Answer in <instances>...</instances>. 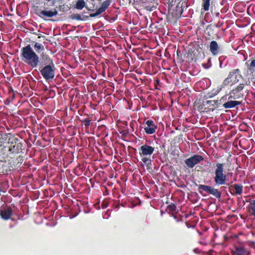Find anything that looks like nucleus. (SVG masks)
<instances>
[{
	"label": "nucleus",
	"instance_id": "1",
	"mask_svg": "<svg viewBox=\"0 0 255 255\" xmlns=\"http://www.w3.org/2000/svg\"><path fill=\"white\" fill-rule=\"evenodd\" d=\"M21 56L22 61L32 68H36L39 62L38 55L28 44L21 49Z\"/></svg>",
	"mask_w": 255,
	"mask_h": 255
},
{
	"label": "nucleus",
	"instance_id": "2",
	"mask_svg": "<svg viewBox=\"0 0 255 255\" xmlns=\"http://www.w3.org/2000/svg\"><path fill=\"white\" fill-rule=\"evenodd\" d=\"M44 66L40 70L43 78L46 81L53 79L55 77L56 68L53 60L49 56L43 57Z\"/></svg>",
	"mask_w": 255,
	"mask_h": 255
},
{
	"label": "nucleus",
	"instance_id": "3",
	"mask_svg": "<svg viewBox=\"0 0 255 255\" xmlns=\"http://www.w3.org/2000/svg\"><path fill=\"white\" fill-rule=\"evenodd\" d=\"M227 176L224 171V164L221 163L216 164L215 169L214 181L217 185H224L226 182Z\"/></svg>",
	"mask_w": 255,
	"mask_h": 255
},
{
	"label": "nucleus",
	"instance_id": "4",
	"mask_svg": "<svg viewBox=\"0 0 255 255\" xmlns=\"http://www.w3.org/2000/svg\"><path fill=\"white\" fill-rule=\"evenodd\" d=\"M154 151V147L144 144L139 148V155L142 157L141 160L144 164L151 162L150 156Z\"/></svg>",
	"mask_w": 255,
	"mask_h": 255
},
{
	"label": "nucleus",
	"instance_id": "5",
	"mask_svg": "<svg viewBox=\"0 0 255 255\" xmlns=\"http://www.w3.org/2000/svg\"><path fill=\"white\" fill-rule=\"evenodd\" d=\"M203 160L204 158L202 156L195 154L186 159L185 163L188 167L191 168Z\"/></svg>",
	"mask_w": 255,
	"mask_h": 255
},
{
	"label": "nucleus",
	"instance_id": "6",
	"mask_svg": "<svg viewBox=\"0 0 255 255\" xmlns=\"http://www.w3.org/2000/svg\"><path fill=\"white\" fill-rule=\"evenodd\" d=\"M244 87V84H240L237 88L231 90L229 93V99H239L243 97L241 93Z\"/></svg>",
	"mask_w": 255,
	"mask_h": 255
},
{
	"label": "nucleus",
	"instance_id": "7",
	"mask_svg": "<svg viewBox=\"0 0 255 255\" xmlns=\"http://www.w3.org/2000/svg\"><path fill=\"white\" fill-rule=\"evenodd\" d=\"M234 249L233 253L235 255H250L251 254L250 249L243 246H235Z\"/></svg>",
	"mask_w": 255,
	"mask_h": 255
},
{
	"label": "nucleus",
	"instance_id": "8",
	"mask_svg": "<svg viewBox=\"0 0 255 255\" xmlns=\"http://www.w3.org/2000/svg\"><path fill=\"white\" fill-rule=\"evenodd\" d=\"M111 3L110 0H106L102 2V5L101 7L98 8L95 13H91L90 14V17H94L97 16L98 15H100V14L102 13L103 12H104L106 9L109 6Z\"/></svg>",
	"mask_w": 255,
	"mask_h": 255
},
{
	"label": "nucleus",
	"instance_id": "9",
	"mask_svg": "<svg viewBox=\"0 0 255 255\" xmlns=\"http://www.w3.org/2000/svg\"><path fill=\"white\" fill-rule=\"evenodd\" d=\"M237 82V76L230 73L228 77L223 81L222 88L225 86H231L234 85Z\"/></svg>",
	"mask_w": 255,
	"mask_h": 255
},
{
	"label": "nucleus",
	"instance_id": "10",
	"mask_svg": "<svg viewBox=\"0 0 255 255\" xmlns=\"http://www.w3.org/2000/svg\"><path fill=\"white\" fill-rule=\"evenodd\" d=\"M145 124L147 126L144 128V130L147 134H151L155 132L157 127L152 121L147 120Z\"/></svg>",
	"mask_w": 255,
	"mask_h": 255
},
{
	"label": "nucleus",
	"instance_id": "11",
	"mask_svg": "<svg viewBox=\"0 0 255 255\" xmlns=\"http://www.w3.org/2000/svg\"><path fill=\"white\" fill-rule=\"evenodd\" d=\"M58 14V11L55 9L53 10L44 9L40 12L41 16H44L46 17H52Z\"/></svg>",
	"mask_w": 255,
	"mask_h": 255
},
{
	"label": "nucleus",
	"instance_id": "12",
	"mask_svg": "<svg viewBox=\"0 0 255 255\" xmlns=\"http://www.w3.org/2000/svg\"><path fill=\"white\" fill-rule=\"evenodd\" d=\"M219 48L216 41H212L210 44V50L213 55H216L219 53Z\"/></svg>",
	"mask_w": 255,
	"mask_h": 255
},
{
	"label": "nucleus",
	"instance_id": "13",
	"mask_svg": "<svg viewBox=\"0 0 255 255\" xmlns=\"http://www.w3.org/2000/svg\"><path fill=\"white\" fill-rule=\"evenodd\" d=\"M12 215L11 210L9 208L1 211V217L4 220L9 219Z\"/></svg>",
	"mask_w": 255,
	"mask_h": 255
},
{
	"label": "nucleus",
	"instance_id": "14",
	"mask_svg": "<svg viewBox=\"0 0 255 255\" xmlns=\"http://www.w3.org/2000/svg\"><path fill=\"white\" fill-rule=\"evenodd\" d=\"M241 102L237 101H230L223 104V107L226 109H230L240 105Z\"/></svg>",
	"mask_w": 255,
	"mask_h": 255
},
{
	"label": "nucleus",
	"instance_id": "15",
	"mask_svg": "<svg viewBox=\"0 0 255 255\" xmlns=\"http://www.w3.org/2000/svg\"><path fill=\"white\" fill-rule=\"evenodd\" d=\"M209 194L215 196L216 198H219L221 197V193L217 189L210 187L208 192Z\"/></svg>",
	"mask_w": 255,
	"mask_h": 255
},
{
	"label": "nucleus",
	"instance_id": "16",
	"mask_svg": "<svg viewBox=\"0 0 255 255\" xmlns=\"http://www.w3.org/2000/svg\"><path fill=\"white\" fill-rule=\"evenodd\" d=\"M234 188L236 194L241 195L243 193V187L242 185L235 184L234 185Z\"/></svg>",
	"mask_w": 255,
	"mask_h": 255
},
{
	"label": "nucleus",
	"instance_id": "17",
	"mask_svg": "<svg viewBox=\"0 0 255 255\" xmlns=\"http://www.w3.org/2000/svg\"><path fill=\"white\" fill-rule=\"evenodd\" d=\"M85 6V2L84 0H78L76 2L75 7L78 9H82Z\"/></svg>",
	"mask_w": 255,
	"mask_h": 255
},
{
	"label": "nucleus",
	"instance_id": "18",
	"mask_svg": "<svg viewBox=\"0 0 255 255\" xmlns=\"http://www.w3.org/2000/svg\"><path fill=\"white\" fill-rule=\"evenodd\" d=\"M203 3L202 6L204 11H208L209 9L210 5V0H202Z\"/></svg>",
	"mask_w": 255,
	"mask_h": 255
},
{
	"label": "nucleus",
	"instance_id": "19",
	"mask_svg": "<svg viewBox=\"0 0 255 255\" xmlns=\"http://www.w3.org/2000/svg\"><path fill=\"white\" fill-rule=\"evenodd\" d=\"M33 47L37 52H39L40 51H43L44 50L43 46L41 44L37 42H35Z\"/></svg>",
	"mask_w": 255,
	"mask_h": 255
},
{
	"label": "nucleus",
	"instance_id": "20",
	"mask_svg": "<svg viewBox=\"0 0 255 255\" xmlns=\"http://www.w3.org/2000/svg\"><path fill=\"white\" fill-rule=\"evenodd\" d=\"M249 209L252 215L255 216V200L252 201L250 205Z\"/></svg>",
	"mask_w": 255,
	"mask_h": 255
},
{
	"label": "nucleus",
	"instance_id": "21",
	"mask_svg": "<svg viewBox=\"0 0 255 255\" xmlns=\"http://www.w3.org/2000/svg\"><path fill=\"white\" fill-rule=\"evenodd\" d=\"M210 187L211 186L205 185H200L199 186V190L200 192H201V190H203V191H206L208 193Z\"/></svg>",
	"mask_w": 255,
	"mask_h": 255
},
{
	"label": "nucleus",
	"instance_id": "22",
	"mask_svg": "<svg viewBox=\"0 0 255 255\" xmlns=\"http://www.w3.org/2000/svg\"><path fill=\"white\" fill-rule=\"evenodd\" d=\"M168 208L170 211H174L176 210V206L175 204H171L168 206Z\"/></svg>",
	"mask_w": 255,
	"mask_h": 255
},
{
	"label": "nucleus",
	"instance_id": "23",
	"mask_svg": "<svg viewBox=\"0 0 255 255\" xmlns=\"http://www.w3.org/2000/svg\"><path fill=\"white\" fill-rule=\"evenodd\" d=\"M9 151L11 153L16 152L17 150V148H15V146L13 145L12 146L9 147Z\"/></svg>",
	"mask_w": 255,
	"mask_h": 255
},
{
	"label": "nucleus",
	"instance_id": "24",
	"mask_svg": "<svg viewBox=\"0 0 255 255\" xmlns=\"http://www.w3.org/2000/svg\"><path fill=\"white\" fill-rule=\"evenodd\" d=\"M251 68H255V60H253L252 61L250 64Z\"/></svg>",
	"mask_w": 255,
	"mask_h": 255
},
{
	"label": "nucleus",
	"instance_id": "25",
	"mask_svg": "<svg viewBox=\"0 0 255 255\" xmlns=\"http://www.w3.org/2000/svg\"><path fill=\"white\" fill-rule=\"evenodd\" d=\"M55 1H53V2H52V4H53V5H54V4H55Z\"/></svg>",
	"mask_w": 255,
	"mask_h": 255
},
{
	"label": "nucleus",
	"instance_id": "26",
	"mask_svg": "<svg viewBox=\"0 0 255 255\" xmlns=\"http://www.w3.org/2000/svg\"><path fill=\"white\" fill-rule=\"evenodd\" d=\"M173 217H174L175 219H176V216H173Z\"/></svg>",
	"mask_w": 255,
	"mask_h": 255
}]
</instances>
